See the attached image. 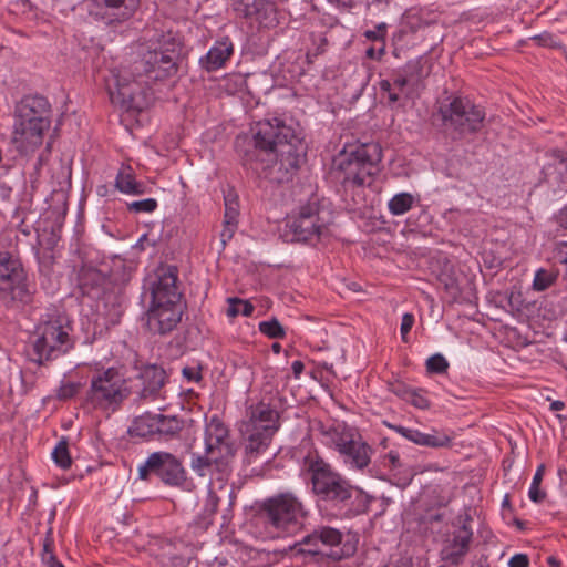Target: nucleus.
<instances>
[{
	"label": "nucleus",
	"instance_id": "1",
	"mask_svg": "<svg viewBox=\"0 0 567 567\" xmlns=\"http://www.w3.org/2000/svg\"><path fill=\"white\" fill-rule=\"evenodd\" d=\"M305 156L302 141L277 117L257 122L251 127V140L241 151L243 165L259 179L272 184L290 182Z\"/></svg>",
	"mask_w": 567,
	"mask_h": 567
},
{
	"label": "nucleus",
	"instance_id": "2",
	"mask_svg": "<svg viewBox=\"0 0 567 567\" xmlns=\"http://www.w3.org/2000/svg\"><path fill=\"white\" fill-rule=\"evenodd\" d=\"M177 54L148 50L130 65L114 68L105 76L112 104L127 113H140L148 105L151 82L163 81L177 73Z\"/></svg>",
	"mask_w": 567,
	"mask_h": 567
},
{
	"label": "nucleus",
	"instance_id": "3",
	"mask_svg": "<svg viewBox=\"0 0 567 567\" xmlns=\"http://www.w3.org/2000/svg\"><path fill=\"white\" fill-rule=\"evenodd\" d=\"M204 445V454H192V470L199 476L209 472L218 481H226L234 470L237 445L228 426L217 416H213L205 426Z\"/></svg>",
	"mask_w": 567,
	"mask_h": 567
},
{
	"label": "nucleus",
	"instance_id": "4",
	"mask_svg": "<svg viewBox=\"0 0 567 567\" xmlns=\"http://www.w3.org/2000/svg\"><path fill=\"white\" fill-rule=\"evenodd\" d=\"M382 148L378 143L348 145L333 158L332 173L343 186L370 185L380 172Z\"/></svg>",
	"mask_w": 567,
	"mask_h": 567
},
{
	"label": "nucleus",
	"instance_id": "5",
	"mask_svg": "<svg viewBox=\"0 0 567 567\" xmlns=\"http://www.w3.org/2000/svg\"><path fill=\"white\" fill-rule=\"evenodd\" d=\"M70 331L66 316L58 310L45 313L34 331L31 360L42 365L68 353L74 347Z\"/></svg>",
	"mask_w": 567,
	"mask_h": 567
},
{
	"label": "nucleus",
	"instance_id": "6",
	"mask_svg": "<svg viewBox=\"0 0 567 567\" xmlns=\"http://www.w3.org/2000/svg\"><path fill=\"white\" fill-rule=\"evenodd\" d=\"M332 210L323 200L310 199L287 218L284 237L291 243L315 244L330 236Z\"/></svg>",
	"mask_w": 567,
	"mask_h": 567
},
{
	"label": "nucleus",
	"instance_id": "7",
	"mask_svg": "<svg viewBox=\"0 0 567 567\" xmlns=\"http://www.w3.org/2000/svg\"><path fill=\"white\" fill-rule=\"evenodd\" d=\"M278 429L279 413L277 410L265 403H259L250 409L248 420L243 422L240 427L248 463L255 462L267 451Z\"/></svg>",
	"mask_w": 567,
	"mask_h": 567
},
{
	"label": "nucleus",
	"instance_id": "8",
	"mask_svg": "<svg viewBox=\"0 0 567 567\" xmlns=\"http://www.w3.org/2000/svg\"><path fill=\"white\" fill-rule=\"evenodd\" d=\"M131 392L125 375L117 368L96 370L90 380L85 404L95 410L114 412Z\"/></svg>",
	"mask_w": 567,
	"mask_h": 567
},
{
	"label": "nucleus",
	"instance_id": "9",
	"mask_svg": "<svg viewBox=\"0 0 567 567\" xmlns=\"http://www.w3.org/2000/svg\"><path fill=\"white\" fill-rule=\"evenodd\" d=\"M50 126V104L40 95L24 96L16 106V140L32 147L42 143L44 131Z\"/></svg>",
	"mask_w": 567,
	"mask_h": 567
},
{
	"label": "nucleus",
	"instance_id": "10",
	"mask_svg": "<svg viewBox=\"0 0 567 567\" xmlns=\"http://www.w3.org/2000/svg\"><path fill=\"white\" fill-rule=\"evenodd\" d=\"M312 492L319 502H323L333 508H342L348 505L353 494V486L333 471L330 464L323 460L312 461L309 465Z\"/></svg>",
	"mask_w": 567,
	"mask_h": 567
},
{
	"label": "nucleus",
	"instance_id": "11",
	"mask_svg": "<svg viewBox=\"0 0 567 567\" xmlns=\"http://www.w3.org/2000/svg\"><path fill=\"white\" fill-rule=\"evenodd\" d=\"M444 131L453 140L463 138L477 133L483 127L484 110L468 99L454 97L450 103L442 104L437 112Z\"/></svg>",
	"mask_w": 567,
	"mask_h": 567
},
{
	"label": "nucleus",
	"instance_id": "12",
	"mask_svg": "<svg viewBox=\"0 0 567 567\" xmlns=\"http://www.w3.org/2000/svg\"><path fill=\"white\" fill-rule=\"evenodd\" d=\"M154 475L162 483L186 491L194 488L193 480L188 477L183 462L172 453L154 452L148 455L145 463L138 468L141 480H148Z\"/></svg>",
	"mask_w": 567,
	"mask_h": 567
},
{
	"label": "nucleus",
	"instance_id": "13",
	"mask_svg": "<svg viewBox=\"0 0 567 567\" xmlns=\"http://www.w3.org/2000/svg\"><path fill=\"white\" fill-rule=\"evenodd\" d=\"M259 514L266 524L278 530H288L306 516V511L295 494L286 492L266 498L260 504Z\"/></svg>",
	"mask_w": 567,
	"mask_h": 567
},
{
	"label": "nucleus",
	"instance_id": "14",
	"mask_svg": "<svg viewBox=\"0 0 567 567\" xmlns=\"http://www.w3.org/2000/svg\"><path fill=\"white\" fill-rule=\"evenodd\" d=\"M31 293L21 262L7 251H0V299L9 305L14 301L27 303Z\"/></svg>",
	"mask_w": 567,
	"mask_h": 567
},
{
	"label": "nucleus",
	"instance_id": "15",
	"mask_svg": "<svg viewBox=\"0 0 567 567\" xmlns=\"http://www.w3.org/2000/svg\"><path fill=\"white\" fill-rule=\"evenodd\" d=\"M177 281L178 269L175 266L158 267L150 281L151 303H184Z\"/></svg>",
	"mask_w": 567,
	"mask_h": 567
},
{
	"label": "nucleus",
	"instance_id": "16",
	"mask_svg": "<svg viewBox=\"0 0 567 567\" xmlns=\"http://www.w3.org/2000/svg\"><path fill=\"white\" fill-rule=\"evenodd\" d=\"M90 16L107 27H117L130 20L138 8V0H93Z\"/></svg>",
	"mask_w": 567,
	"mask_h": 567
},
{
	"label": "nucleus",
	"instance_id": "17",
	"mask_svg": "<svg viewBox=\"0 0 567 567\" xmlns=\"http://www.w3.org/2000/svg\"><path fill=\"white\" fill-rule=\"evenodd\" d=\"M342 533L333 527L329 526H320L313 529L312 533L308 534L303 537V539L298 544L300 548H296L299 554H307L310 556H327L333 559H340L342 554L339 551L331 550L327 553L323 548H320V545L326 547H336L339 546L342 542Z\"/></svg>",
	"mask_w": 567,
	"mask_h": 567
},
{
	"label": "nucleus",
	"instance_id": "18",
	"mask_svg": "<svg viewBox=\"0 0 567 567\" xmlns=\"http://www.w3.org/2000/svg\"><path fill=\"white\" fill-rule=\"evenodd\" d=\"M185 308V303H150L146 313L148 330L161 336L172 332L182 321Z\"/></svg>",
	"mask_w": 567,
	"mask_h": 567
},
{
	"label": "nucleus",
	"instance_id": "19",
	"mask_svg": "<svg viewBox=\"0 0 567 567\" xmlns=\"http://www.w3.org/2000/svg\"><path fill=\"white\" fill-rule=\"evenodd\" d=\"M470 520L471 517L466 515L462 526L443 542L440 558L445 564L456 567L463 564L473 538V530L467 526Z\"/></svg>",
	"mask_w": 567,
	"mask_h": 567
},
{
	"label": "nucleus",
	"instance_id": "20",
	"mask_svg": "<svg viewBox=\"0 0 567 567\" xmlns=\"http://www.w3.org/2000/svg\"><path fill=\"white\" fill-rule=\"evenodd\" d=\"M237 16L270 28L277 22L275 0H233Z\"/></svg>",
	"mask_w": 567,
	"mask_h": 567
},
{
	"label": "nucleus",
	"instance_id": "21",
	"mask_svg": "<svg viewBox=\"0 0 567 567\" xmlns=\"http://www.w3.org/2000/svg\"><path fill=\"white\" fill-rule=\"evenodd\" d=\"M136 380L140 382L136 390L140 399L155 400L159 396L161 390L166 383L167 374L157 364H145L140 368Z\"/></svg>",
	"mask_w": 567,
	"mask_h": 567
},
{
	"label": "nucleus",
	"instance_id": "22",
	"mask_svg": "<svg viewBox=\"0 0 567 567\" xmlns=\"http://www.w3.org/2000/svg\"><path fill=\"white\" fill-rule=\"evenodd\" d=\"M234 53V44L228 37L217 40L208 50L205 56H202L199 64L207 72L216 71L223 68Z\"/></svg>",
	"mask_w": 567,
	"mask_h": 567
},
{
	"label": "nucleus",
	"instance_id": "23",
	"mask_svg": "<svg viewBox=\"0 0 567 567\" xmlns=\"http://www.w3.org/2000/svg\"><path fill=\"white\" fill-rule=\"evenodd\" d=\"M340 455L343 457L344 463L354 468L363 470L370 463L371 447L359 435L357 440H353L351 444L340 452Z\"/></svg>",
	"mask_w": 567,
	"mask_h": 567
},
{
	"label": "nucleus",
	"instance_id": "24",
	"mask_svg": "<svg viewBox=\"0 0 567 567\" xmlns=\"http://www.w3.org/2000/svg\"><path fill=\"white\" fill-rule=\"evenodd\" d=\"M327 443L332 445L339 453L344 450L353 440L360 435L354 429L344 423H337L322 430Z\"/></svg>",
	"mask_w": 567,
	"mask_h": 567
},
{
	"label": "nucleus",
	"instance_id": "25",
	"mask_svg": "<svg viewBox=\"0 0 567 567\" xmlns=\"http://www.w3.org/2000/svg\"><path fill=\"white\" fill-rule=\"evenodd\" d=\"M107 282V277L94 267H82L79 272V286L83 293L99 292Z\"/></svg>",
	"mask_w": 567,
	"mask_h": 567
},
{
	"label": "nucleus",
	"instance_id": "26",
	"mask_svg": "<svg viewBox=\"0 0 567 567\" xmlns=\"http://www.w3.org/2000/svg\"><path fill=\"white\" fill-rule=\"evenodd\" d=\"M115 187L126 195L140 196L145 194L146 186L143 182H138L131 167H123L116 175Z\"/></svg>",
	"mask_w": 567,
	"mask_h": 567
},
{
	"label": "nucleus",
	"instance_id": "27",
	"mask_svg": "<svg viewBox=\"0 0 567 567\" xmlns=\"http://www.w3.org/2000/svg\"><path fill=\"white\" fill-rule=\"evenodd\" d=\"M437 279L453 299H456L461 296L462 289L460 284V274L452 262L446 260L443 264V268L439 274Z\"/></svg>",
	"mask_w": 567,
	"mask_h": 567
},
{
	"label": "nucleus",
	"instance_id": "28",
	"mask_svg": "<svg viewBox=\"0 0 567 567\" xmlns=\"http://www.w3.org/2000/svg\"><path fill=\"white\" fill-rule=\"evenodd\" d=\"M156 414L145 413L134 420L130 427V434L153 440L156 439Z\"/></svg>",
	"mask_w": 567,
	"mask_h": 567
},
{
	"label": "nucleus",
	"instance_id": "29",
	"mask_svg": "<svg viewBox=\"0 0 567 567\" xmlns=\"http://www.w3.org/2000/svg\"><path fill=\"white\" fill-rule=\"evenodd\" d=\"M156 439L167 440L175 436L183 429V424L176 416L156 414Z\"/></svg>",
	"mask_w": 567,
	"mask_h": 567
},
{
	"label": "nucleus",
	"instance_id": "30",
	"mask_svg": "<svg viewBox=\"0 0 567 567\" xmlns=\"http://www.w3.org/2000/svg\"><path fill=\"white\" fill-rule=\"evenodd\" d=\"M414 203V197L409 193H400L394 195L389 204V210L392 215L399 216L409 212Z\"/></svg>",
	"mask_w": 567,
	"mask_h": 567
},
{
	"label": "nucleus",
	"instance_id": "31",
	"mask_svg": "<svg viewBox=\"0 0 567 567\" xmlns=\"http://www.w3.org/2000/svg\"><path fill=\"white\" fill-rule=\"evenodd\" d=\"M451 436L446 433L432 429L430 433H423L422 446L441 449L451 444Z\"/></svg>",
	"mask_w": 567,
	"mask_h": 567
},
{
	"label": "nucleus",
	"instance_id": "32",
	"mask_svg": "<svg viewBox=\"0 0 567 567\" xmlns=\"http://www.w3.org/2000/svg\"><path fill=\"white\" fill-rule=\"evenodd\" d=\"M227 301L228 308L226 313L229 318H235L239 313L245 317H250L254 312V306L247 300H241L239 298H228Z\"/></svg>",
	"mask_w": 567,
	"mask_h": 567
},
{
	"label": "nucleus",
	"instance_id": "33",
	"mask_svg": "<svg viewBox=\"0 0 567 567\" xmlns=\"http://www.w3.org/2000/svg\"><path fill=\"white\" fill-rule=\"evenodd\" d=\"M544 473H545V465L540 464L536 470V473L533 477V481H532V484L529 487V492H528L529 499L534 503H540L546 497V493L540 489V484L543 481Z\"/></svg>",
	"mask_w": 567,
	"mask_h": 567
},
{
	"label": "nucleus",
	"instance_id": "34",
	"mask_svg": "<svg viewBox=\"0 0 567 567\" xmlns=\"http://www.w3.org/2000/svg\"><path fill=\"white\" fill-rule=\"evenodd\" d=\"M558 272L540 268L536 271L533 288L537 291H544L550 287L557 279Z\"/></svg>",
	"mask_w": 567,
	"mask_h": 567
},
{
	"label": "nucleus",
	"instance_id": "35",
	"mask_svg": "<svg viewBox=\"0 0 567 567\" xmlns=\"http://www.w3.org/2000/svg\"><path fill=\"white\" fill-rule=\"evenodd\" d=\"M258 328L262 334L270 339H282L286 336L284 327L276 318L259 322Z\"/></svg>",
	"mask_w": 567,
	"mask_h": 567
},
{
	"label": "nucleus",
	"instance_id": "36",
	"mask_svg": "<svg viewBox=\"0 0 567 567\" xmlns=\"http://www.w3.org/2000/svg\"><path fill=\"white\" fill-rule=\"evenodd\" d=\"M52 458L58 466L61 468H69L71 466L72 460L69 454L68 442L65 440H61L52 452Z\"/></svg>",
	"mask_w": 567,
	"mask_h": 567
},
{
	"label": "nucleus",
	"instance_id": "37",
	"mask_svg": "<svg viewBox=\"0 0 567 567\" xmlns=\"http://www.w3.org/2000/svg\"><path fill=\"white\" fill-rule=\"evenodd\" d=\"M225 220H234L237 221L239 215V202L238 196L233 192H229L225 195Z\"/></svg>",
	"mask_w": 567,
	"mask_h": 567
},
{
	"label": "nucleus",
	"instance_id": "38",
	"mask_svg": "<svg viewBox=\"0 0 567 567\" xmlns=\"http://www.w3.org/2000/svg\"><path fill=\"white\" fill-rule=\"evenodd\" d=\"M383 423L385 426L394 430L396 433L401 434L406 440H409L417 445L422 444L423 432H421L416 429H409V427H404L401 425H393L386 421H384Z\"/></svg>",
	"mask_w": 567,
	"mask_h": 567
},
{
	"label": "nucleus",
	"instance_id": "39",
	"mask_svg": "<svg viewBox=\"0 0 567 567\" xmlns=\"http://www.w3.org/2000/svg\"><path fill=\"white\" fill-rule=\"evenodd\" d=\"M157 200L154 198H146L142 200H134L127 204V209L132 213H153L157 208Z\"/></svg>",
	"mask_w": 567,
	"mask_h": 567
},
{
	"label": "nucleus",
	"instance_id": "40",
	"mask_svg": "<svg viewBox=\"0 0 567 567\" xmlns=\"http://www.w3.org/2000/svg\"><path fill=\"white\" fill-rule=\"evenodd\" d=\"M449 368L446 359L440 354H433L426 360V369L430 373H444Z\"/></svg>",
	"mask_w": 567,
	"mask_h": 567
},
{
	"label": "nucleus",
	"instance_id": "41",
	"mask_svg": "<svg viewBox=\"0 0 567 567\" xmlns=\"http://www.w3.org/2000/svg\"><path fill=\"white\" fill-rule=\"evenodd\" d=\"M550 167H553L563 179L567 181V154L564 155L559 152H555L553 154V162L548 165L547 169Z\"/></svg>",
	"mask_w": 567,
	"mask_h": 567
},
{
	"label": "nucleus",
	"instance_id": "42",
	"mask_svg": "<svg viewBox=\"0 0 567 567\" xmlns=\"http://www.w3.org/2000/svg\"><path fill=\"white\" fill-rule=\"evenodd\" d=\"M363 35L371 41L381 42L384 45L386 35V23H379L373 30H367Z\"/></svg>",
	"mask_w": 567,
	"mask_h": 567
},
{
	"label": "nucleus",
	"instance_id": "43",
	"mask_svg": "<svg viewBox=\"0 0 567 567\" xmlns=\"http://www.w3.org/2000/svg\"><path fill=\"white\" fill-rule=\"evenodd\" d=\"M79 389H80L79 383H74V382L63 383L58 389L56 395L60 400H69L71 398H73L79 392Z\"/></svg>",
	"mask_w": 567,
	"mask_h": 567
},
{
	"label": "nucleus",
	"instance_id": "44",
	"mask_svg": "<svg viewBox=\"0 0 567 567\" xmlns=\"http://www.w3.org/2000/svg\"><path fill=\"white\" fill-rule=\"evenodd\" d=\"M405 399L419 409H427L430 406L429 400L422 393L416 392L415 390L406 391Z\"/></svg>",
	"mask_w": 567,
	"mask_h": 567
},
{
	"label": "nucleus",
	"instance_id": "45",
	"mask_svg": "<svg viewBox=\"0 0 567 567\" xmlns=\"http://www.w3.org/2000/svg\"><path fill=\"white\" fill-rule=\"evenodd\" d=\"M51 548V542L49 538L45 539L43 544V554H42V560L44 564L48 565V567H64L60 561L56 560L54 554L52 553Z\"/></svg>",
	"mask_w": 567,
	"mask_h": 567
},
{
	"label": "nucleus",
	"instance_id": "46",
	"mask_svg": "<svg viewBox=\"0 0 567 567\" xmlns=\"http://www.w3.org/2000/svg\"><path fill=\"white\" fill-rule=\"evenodd\" d=\"M237 228V221L234 220H225L224 219V229L220 233L221 244L225 246L228 240H230L235 234Z\"/></svg>",
	"mask_w": 567,
	"mask_h": 567
},
{
	"label": "nucleus",
	"instance_id": "47",
	"mask_svg": "<svg viewBox=\"0 0 567 567\" xmlns=\"http://www.w3.org/2000/svg\"><path fill=\"white\" fill-rule=\"evenodd\" d=\"M414 324V316L412 313H404L400 327L401 338L405 342L406 336Z\"/></svg>",
	"mask_w": 567,
	"mask_h": 567
},
{
	"label": "nucleus",
	"instance_id": "48",
	"mask_svg": "<svg viewBox=\"0 0 567 567\" xmlns=\"http://www.w3.org/2000/svg\"><path fill=\"white\" fill-rule=\"evenodd\" d=\"M218 502H219V498L217 497V495L212 489H209L208 496H207V503L205 506L206 515H213L214 513H216L217 507H218Z\"/></svg>",
	"mask_w": 567,
	"mask_h": 567
},
{
	"label": "nucleus",
	"instance_id": "49",
	"mask_svg": "<svg viewBox=\"0 0 567 567\" xmlns=\"http://www.w3.org/2000/svg\"><path fill=\"white\" fill-rule=\"evenodd\" d=\"M384 464L385 465H389V467L391 470H396V468H400L402 466L401 464V461H400V455L398 452L395 451H390L385 456H384Z\"/></svg>",
	"mask_w": 567,
	"mask_h": 567
},
{
	"label": "nucleus",
	"instance_id": "50",
	"mask_svg": "<svg viewBox=\"0 0 567 567\" xmlns=\"http://www.w3.org/2000/svg\"><path fill=\"white\" fill-rule=\"evenodd\" d=\"M508 566L509 567H528L529 558L525 554H516L509 559Z\"/></svg>",
	"mask_w": 567,
	"mask_h": 567
},
{
	"label": "nucleus",
	"instance_id": "51",
	"mask_svg": "<svg viewBox=\"0 0 567 567\" xmlns=\"http://www.w3.org/2000/svg\"><path fill=\"white\" fill-rule=\"evenodd\" d=\"M182 374L184 378H186L189 382H196L202 379L200 372L198 368L195 367H185L182 370Z\"/></svg>",
	"mask_w": 567,
	"mask_h": 567
},
{
	"label": "nucleus",
	"instance_id": "52",
	"mask_svg": "<svg viewBox=\"0 0 567 567\" xmlns=\"http://www.w3.org/2000/svg\"><path fill=\"white\" fill-rule=\"evenodd\" d=\"M471 567H492L489 558L485 554L474 555L471 560Z\"/></svg>",
	"mask_w": 567,
	"mask_h": 567
},
{
	"label": "nucleus",
	"instance_id": "53",
	"mask_svg": "<svg viewBox=\"0 0 567 567\" xmlns=\"http://www.w3.org/2000/svg\"><path fill=\"white\" fill-rule=\"evenodd\" d=\"M188 563L189 559L182 556H172L168 564H166V567H186Z\"/></svg>",
	"mask_w": 567,
	"mask_h": 567
},
{
	"label": "nucleus",
	"instance_id": "54",
	"mask_svg": "<svg viewBox=\"0 0 567 567\" xmlns=\"http://www.w3.org/2000/svg\"><path fill=\"white\" fill-rule=\"evenodd\" d=\"M408 78L406 76H403V75H396L394 79H393V82H392V85L395 90L398 91H402L405 85L408 84Z\"/></svg>",
	"mask_w": 567,
	"mask_h": 567
},
{
	"label": "nucleus",
	"instance_id": "55",
	"mask_svg": "<svg viewBox=\"0 0 567 567\" xmlns=\"http://www.w3.org/2000/svg\"><path fill=\"white\" fill-rule=\"evenodd\" d=\"M557 257L561 262H567V243H560L557 246Z\"/></svg>",
	"mask_w": 567,
	"mask_h": 567
},
{
	"label": "nucleus",
	"instance_id": "56",
	"mask_svg": "<svg viewBox=\"0 0 567 567\" xmlns=\"http://www.w3.org/2000/svg\"><path fill=\"white\" fill-rule=\"evenodd\" d=\"M384 54V45H381V48L375 51L374 48H369L367 50V56L371 59H380Z\"/></svg>",
	"mask_w": 567,
	"mask_h": 567
},
{
	"label": "nucleus",
	"instance_id": "57",
	"mask_svg": "<svg viewBox=\"0 0 567 567\" xmlns=\"http://www.w3.org/2000/svg\"><path fill=\"white\" fill-rule=\"evenodd\" d=\"M558 223L563 228L567 229V206L560 210L558 215Z\"/></svg>",
	"mask_w": 567,
	"mask_h": 567
},
{
	"label": "nucleus",
	"instance_id": "58",
	"mask_svg": "<svg viewBox=\"0 0 567 567\" xmlns=\"http://www.w3.org/2000/svg\"><path fill=\"white\" fill-rule=\"evenodd\" d=\"M291 369H292L295 377H299L302 373L305 365L301 361H293Z\"/></svg>",
	"mask_w": 567,
	"mask_h": 567
},
{
	"label": "nucleus",
	"instance_id": "59",
	"mask_svg": "<svg viewBox=\"0 0 567 567\" xmlns=\"http://www.w3.org/2000/svg\"><path fill=\"white\" fill-rule=\"evenodd\" d=\"M380 90L389 93L391 90H393L392 82H390L389 80H381L380 81Z\"/></svg>",
	"mask_w": 567,
	"mask_h": 567
},
{
	"label": "nucleus",
	"instance_id": "60",
	"mask_svg": "<svg viewBox=\"0 0 567 567\" xmlns=\"http://www.w3.org/2000/svg\"><path fill=\"white\" fill-rule=\"evenodd\" d=\"M544 45H553V38L550 34L545 33L537 38Z\"/></svg>",
	"mask_w": 567,
	"mask_h": 567
},
{
	"label": "nucleus",
	"instance_id": "61",
	"mask_svg": "<svg viewBox=\"0 0 567 567\" xmlns=\"http://www.w3.org/2000/svg\"><path fill=\"white\" fill-rule=\"evenodd\" d=\"M565 406L564 402L563 401H554L551 404H550V410L551 411H560L563 410Z\"/></svg>",
	"mask_w": 567,
	"mask_h": 567
},
{
	"label": "nucleus",
	"instance_id": "62",
	"mask_svg": "<svg viewBox=\"0 0 567 567\" xmlns=\"http://www.w3.org/2000/svg\"><path fill=\"white\" fill-rule=\"evenodd\" d=\"M388 94H389V101L391 103L399 101V94L396 92H393V90H391Z\"/></svg>",
	"mask_w": 567,
	"mask_h": 567
},
{
	"label": "nucleus",
	"instance_id": "63",
	"mask_svg": "<svg viewBox=\"0 0 567 567\" xmlns=\"http://www.w3.org/2000/svg\"><path fill=\"white\" fill-rule=\"evenodd\" d=\"M331 2H334L339 6H343V7H347V6H350L352 0H330Z\"/></svg>",
	"mask_w": 567,
	"mask_h": 567
},
{
	"label": "nucleus",
	"instance_id": "64",
	"mask_svg": "<svg viewBox=\"0 0 567 567\" xmlns=\"http://www.w3.org/2000/svg\"><path fill=\"white\" fill-rule=\"evenodd\" d=\"M548 564L554 567H558L559 561L555 557H548L547 559Z\"/></svg>",
	"mask_w": 567,
	"mask_h": 567
}]
</instances>
